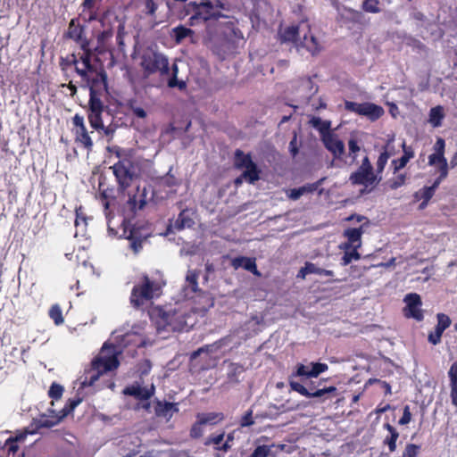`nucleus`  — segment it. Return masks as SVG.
<instances>
[{
  "label": "nucleus",
  "mask_w": 457,
  "mask_h": 457,
  "mask_svg": "<svg viewBox=\"0 0 457 457\" xmlns=\"http://www.w3.org/2000/svg\"><path fill=\"white\" fill-rule=\"evenodd\" d=\"M328 367L326 363L312 362L309 377L317 378L320 373L328 370Z\"/></svg>",
  "instance_id": "09e8293b"
},
{
  "label": "nucleus",
  "mask_w": 457,
  "mask_h": 457,
  "mask_svg": "<svg viewBox=\"0 0 457 457\" xmlns=\"http://www.w3.org/2000/svg\"><path fill=\"white\" fill-rule=\"evenodd\" d=\"M49 316L57 326L62 325L64 321L62 310L58 304H54L51 307Z\"/></svg>",
  "instance_id": "c03bdc74"
},
{
  "label": "nucleus",
  "mask_w": 457,
  "mask_h": 457,
  "mask_svg": "<svg viewBox=\"0 0 457 457\" xmlns=\"http://www.w3.org/2000/svg\"><path fill=\"white\" fill-rule=\"evenodd\" d=\"M73 63L76 65L75 67V70H76V72L85 80H87V82H89V79H88V76H87V71H93V69H86L85 66L83 67H79L78 66V60L74 57L73 58Z\"/></svg>",
  "instance_id": "13d9d810"
},
{
  "label": "nucleus",
  "mask_w": 457,
  "mask_h": 457,
  "mask_svg": "<svg viewBox=\"0 0 457 457\" xmlns=\"http://www.w3.org/2000/svg\"><path fill=\"white\" fill-rule=\"evenodd\" d=\"M63 387L56 383H53L48 391V395L52 399L58 400L62 397Z\"/></svg>",
  "instance_id": "6e6d98bb"
},
{
  "label": "nucleus",
  "mask_w": 457,
  "mask_h": 457,
  "mask_svg": "<svg viewBox=\"0 0 457 457\" xmlns=\"http://www.w3.org/2000/svg\"><path fill=\"white\" fill-rule=\"evenodd\" d=\"M272 445H258L248 457H268L270 455Z\"/></svg>",
  "instance_id": "8fccbe9b"
},
{
  "label": "nucleus",
  "mask_w": 457,
  "mask_h": 457,
  "mask_svg": "<svg viewBox=\"0 0 457 457\" xmlns=\"http://www.w3.org/2000/svg\"><path fill=\"white\" fill-rule=\"evenodd\" d=\"M154 390L155 388L153 384L150 386H144L141 384L136 382L129 386H126L123 390V394L142 401L143 403L141 407L145 410H149L150 403L148 400L152 395H154Z\"/></svg>",
  "instance_id": "9d476101"
},
{
  "label": "nucleus",
  "mask_w": 457,
  "mask_h": 457,
  "mask_svg": "<svg viewBox=\"0 0 457 457\" xmlns=\"http://www.w3.org/2000/svg\"><path fill=\"white\" fill-rule=\"evenodd\" d=\"M320 140L334 158L338 159L345 154V144L335 133L324 135Z\"/></svg>",
  "instance_id": "4468645a"
},
{
  "label": "nucleus",
  "mask_w": 457,
  "mask_h": 457,
  "mask_svg": "<svg viewBox=\"0 0 457 457\" xmlns=\"http://www.w3.org/2000/svg\"><path fill=\"white\" fill-rule=\"evenodd\" d=\"M76 139L78 142L82 144L85 148L90 150L93 146V141L88 135L87 129H82L79 130H76Z\"/></svg>",
  "instance_id": "ea45409f"
},
{
  "label": "nucleus",
  "mask_w": 457,
  "mask_h": 457,
  "mask_svg": "<svg viewBox=\"0 0 457 457\" xmlns=\"http://www.w3.org/2000/svg\"><path fill=\"white\" fill-rule=\"evenodd\" d=\"M393 141H394V137H392L391 139L388 140L387 144L385 146L384 151L378 156V159L377 161V171L378 173H381L384 170L385 166L389 159L390 155L387 152V148Z\"/></svg>",
  "instance_id": "a19ab883"
},
{
  "label": "nucleus",
  "mask_w": 457,
  "mask_h": 457,
  "mask_svg": "<svg viewBox=\"0 0 457 457\" xmlns=\"http://www.w3.org/2000/svg\"><path fill=\"white\" fill-rule=\"evenodd\" d=\"M450 385L457 384V361L453 362L448 371Z\"/></svg>",
  "instance_id": "69168bd1"
},
{
  "label": "nucleus",
  "mask_w": 457,
  "mask_h": 457,
  "mask_svg": "<svg viewBox=\"0 0 457 457\" xmlns=\"http://www.w3.org/2000/svg\"><path fill=\"white\" fill-rule=\"evenodd\" d=\"M324 180H325V178H322V179H319L318 181H316L315 183L306 184L303 187L290 189L287 194V196L291 200H294V201L298 200L302 195L316 191L318 189V187L323 183Z\"/></svg>",
  "instance_id": "aec40b11"
},
{
  "label": "nucleus",
  "mask_w": 457,
  "mask_h": 457,
  "mask_svg": "<svg viewBox=\"0 0 457 457\" xmlns=\"http://www.w3.org/2000/svg\"><path fill=\"white\" fill-rule=\"evenodd\" d=\"M384 428L386 429L390 434L389 436L386 437L385 444L388 445L390 452H394L396 448V441L399 437V433L389 423H385Z\"/></svg>",
  "instance_id": "2f4dec72"
},
{
  "label": "nucleus",
  "mask_w": 457,
  "mask_h": 457,
  "mask_svg": "<svg viewBox=\"0 0 457 457\" xmlns=\"http://www.w3.org/2000/svg\"><path fill=\"white\" fill-rule=\"evenodd\" d=\"M445 142L438 137L434 145L435 153L428 156V164L431 166L448 164L445 158Z\"/></svg>",
  "instance_id": "a211bd4d"
},
{
  "label": "nucleus",
  "mask_w": 457,
  "mask_h": 457,
  "mask_svg": "<svg viewBox=\"0 0 457 457\" xmlns=\"http://www.w3.org/2000/svg\"><path fill=\"white\" fill-rule=\"evenodd\" d=\"M232 266L237 270L239 268H243L247 271L253 273L254 275L259 276L260 272L257 270L255 260L248 257H237L232 260Z\"/></svg>",
  "instance_id": "4be33fe9"
},
{
  "label": "nucleus",
  "mask_w": 457,
  "mask_h": 457,
  "mask_svg": "<svg viewBox=\"0 0 457 457\" xmlns=\"http://www.w3.org/2000/svg\"><path fill=\"white\" fill-rule=\"evenodd\" d=\"M102 112H88V120L91 127L96 130H99L100 128H104V124L101 118Z\"/></svg>",
  "instance_id": "de8ad7c7"
},
{
  "label": "nucleus",
  "mask_w": 457,
  "mask_h": 457,
  "mask_svg": "<svg viewBox=\"0 0 457 457\" xmlns=\"http://www.w3.org/2000/svg\"><path fill=\"white\" fill-rule=\"evenodd\" d=\"M87 42L82 44V49L84 50L83 54L80 56L79 60H78V63L80 62L82 66H85L86 69H93L91 64V53L87 47Z\"/></svg>",
  "instance_id": "49530a36"
},
{
  "label": "nucleus",
  "mask_w": 457,
  "mask_h": 457,
  "mask_svg": "<svg viewBox=\"0 0 457 457\" xmlns=\"http://www.w3.org/2000/svg\"><path fill=\"white\" fill-rule=\"evenodd\" d=\"M349 179L353 185H363L365 187H370L376 183L377 177L373 170L359 167L355 172L351 174Z\"/></svg>",
  "instance_id": "dca6fc26"
},
{
  "label": "nucleus",
  "mask_w": 457,
  "mask_h": 457,
  "mask_svg": "<svg viewBox=\"0 0 457 457\" xmlns=\"http://www.w3.org/2000/svg\"><path fill=\"white\" fill-rule=\"evenodd\" d=\"M358 248H352L350 252H345L342 258V265L346 266L352 262L353 260H359L361 258L360 253L357 252Z\"/></svg>",
  "instance_id": "3c124183"
},
{
  "label": "nucleus",
  "mask_w": 457,
  "mask_h": 457,
  "mask_svg": "<svg viewBox=\"0 0 457 457\" xmlns=\"http://www.w3.org/2000/svg\"><path fill=\"white\" fill-rule=\"evenodd\" d=\"M349 154L353 160L356 158V153L360 150L357 141L354 138H350L348 141Z\"/></svg>",
  "instance_id": "0e129e2a"
},
{
  "label": "nucleus",
  "mask_w": 457,
  "mask_h": 457,
  "mask_svg": "<svg viewBox=\"0 0 457 457\" xmlns=\"http://www.w3.org/2000/svg\"><path fill=\"white\" fill-rule=\"evenodd\" d=\"M158 9L157 3L154 0H144L142 12L152 18H155V12Z\"/></svg>",
  "instance_id": "37998d69"
},
{
  "label": "nucleus",
  "mask_w": 457,
  "mask_h": 457,
  "mask_svg": "<svg viewBox=\"0 0 457 457\" xmlns=\"http://www.w3.org/2000/svg\"><path fill=\"white\" fill-rule=\"evenodd\" d=\"M405 183V175L400 174L395 179L389 181V187L391 189H397Z\"/></svg>",
  "instance_id": "680f3d73"
},
{
  "label": "nucleus",
  "mask_w": 457,
  "mask_h": 457,
  "mask_svg": "<svg viewBox=\"0 0 457 457\" xmlns=\"http://www.w3.org/2000/svg\"><path fill=\"white\" fill-rule=\"evenodd\" d=\"M411 420V413L410 411V407L408 405H406L403 408V416L399 420V424L400 425H407L410 423Z\"/></svg>",
  "instance_id": "338daca9"
},
{
  "label": "nucleus",
  "mask_w": 457,
  "mask_h": 457,
  "mask_svg": "<svg viewBox=\"0 0 457 457\" xmlns=\"http://www.w3.org/2000/svg\"><path fill=\"white\" fill-rule=\"evenodd\" d=\"M196 6H197L196 1H191L189 3L186 2L181 5V7L179 9H178L177 11H172V12L177 14L179 19L182 20L188 15L192 16V14H195Z\"/></svg>",
  "instance_id": "7c9ffc66"
},
{
  "label": "nucleus",
  "mask_w": 457,
  "mask_h": 457,
  "mask_svg": "<svg viewBox=\"0 0 457 457\" xmlns=\"http://www.w3.org/2000/svg\"><path fill=\"white\" fill-rule=\"evenodd\" d=\"M310 369L302 363L297 364L295 372L293 374L295 377H309Z\"/></svg>",
  "instance_id": "e2e57ef3"
},
{
  "label": "nucleus",
  "mask_w": 457,
  "mask_h": 457,
  "mask_svg": "<svg viewBox=\"0 0 457 457\" xmlns=\"http://www.w3.org/2000/svg\"><path fill=\"white\" fill-rule=\"evenodd\" d=\"M224 9V4L220 0H201L197 2L195 14H192L188 20V25L197 26L225 17L221 12Z\"/></svg>",
  "instance_id": "20e7f679"
},
{
  "label": "nucleus",
  "mask_w": 457,
  "mask_h": 457,
  "mask_svg": "<svg viewBox=\"0 0 457 457\" xmlns=\"http://www.w3.org/2000/svg\"><path fill=\"white\" fill-rule=\"evenodd\" d=\"M403 302L406 304L403 309L405 317L412 318L418 321L423 320L424 315L421 310L422 303L420 295L416 293L407 294L403 298Z\"/></svg>",
  "instance_id": "9b49d317"
},
{
  "label": "nucleus",
  "mask_w": 457,
  "mask_h": 457,
  "mask_svg": "<svg viewBox=\"0 0 457 457\" xmlns=\"http://www.w3.org/2000/svg\"><path fill=\"white\" fill-rule=\"evenodd\" d=\"M337 391V388L336 386H328V387H324V388H321V389H318V390H315L313 392L310 391V395H309V398H313V397H322L328 394H332V393H335Z\"/></svg>",
  "instance_id": "5fc2aeb1"
},
{
  "label": "nucleus",
  "mask_w": 457,
  "mask_h": 457,
  "mask_svg": "<svg viewBox=\"0 0 457 457\" xmlns=\"http://www.w3.org/2000/svg\"><path fill=\"white\" fill-rule=\"evenodd\" d=\"M200 271L197 270H187L184 284L181 287V294L183 297L190 299L193 298L194 295L200 292L198 284Z\"/></svg>",
  "instance_id": "f8f14e48"
},
{
  "label": "nucleus",
  "mask_w": 457,
  "mask_h": 457,
  "mask_svg": "<svg viewBox=\"0 0 457 457\" xmlns=\"http://www.w3.org/2000/svg\"><path fill=\"white\" fill-rule=\"evenodd\" d=\"M304 271L320 276L333 277L334 271L318 267L315 263L307 262L304 265Z\"/></svg>",
  "instance_id": "58836bf2"
},
{
  "label": "nucleus",
  "mask_w": 457,
  "mask_h": 457,
  "mask_svg": "<svg viewBox=\"0 0 457 457\" xmlns=\"http://www.w3.org/2000/svg\"><path fill=\"white\" fill-rule=\"evenodd\" d=\"M82 399L78 397L75 399H71L65 404V406L60 410L58 412L53 410H48L51 415H42L38 420L39 427L43 428H52L57 425L62 419L68 416L74 409L81 403Z\"/></svg>",
  "instance_id": "6e6552de"
},
{
  "label": "nucleus",
  "mask_w": 457,
  "mask_h": 457,
  "mask_svg": "<svg viewBox=\"0 0 457 457\" xmlns=\"http://www.w3.org/2000/svg\"><path fill=\"white\" fill-rule=\"evenodd\" d=\"M207 312L206 307L196 308L191 302L177 303L174 306L157 308L153 312L159 335L163 332L187 331L194 327L199 316Z\"/></svg>",
  "instance_id": "f257e3e1"
},
{
  "label": "nucleus",
  "mask_w": 457,
  "mask_h": 457,
  "mask_svg": "<svg viewBox=\"0 0 457 457\" xmlns=\"http://www.w3.org/2000/svg\"><path fill=\"white\" fill-rule=\"evenodd\" d=\"M224 436H225L224 433L212 435L206 439L204 445H213L215 449H216V447H220L221 445L223 444Z\"/></svg>",
  "instance_id": "603ef678"
},
{
  "label": "nucleus",
  "mask_w": 457,
  "mask_h": 457,
  "mask_svg": "<svg viewBox=\"0 0 457 457\" xmlns=\"http://www.w3.org/2000/svg\"><path fill=\"white\" fill-rule=\"evenodd\" d=\"M289 386L293 391L299 393L301 395L307 397L310 395V390H308L305 386H303L299 382L290 380Z\"/></svg>",
  "instance_id": "4d7b16f0"
},
{
  "label": "nucleus",
  "mask_w": 457,
  "mask_h": 457,
  "mask_svg": "<svg viewBox=\"0 0 457 457\" xmlns=\"http://www.w3.org/2000/svg\"><path fill=\"white\" fill-rule=\"evenodd\" d=\"M403 155L398 160H394L393 163H395V171H397L406 166L410 159L414 156V153L410 146H407L405 142L403 143Z\"/></svg>",
  "instance_id": "bb28decb"
},
{
  "label": "nucleus",
  "mask_w": 457,
  "mask_h": 457,
  "mask_svg": "<svg viewBox=\"0 0 457 457\" xmlns=\"http://www.w3.org/2000/svg\"><path fill=\"white\" fill-rule=\"evenodd\" d=\"M362 9L367 12L378 13L380 12L378 0H365L362 3Z\"/></svg>",
  "instance_id": "864d4df0"
},
{
  "label": "nucleus",
  "mask_w": 457,
  "mask_h": 457,
  "mask_svg": "<svg viewBox=\"0 0 457 457\" xmlns=\"http://www.w3.org/2000/svg\"><path fill=\"white\" fill-rule=\"evenodd\" d=\"M116 155L119 161L113 164L112 169L120 187L125 189L137 176L136 168L132 163L129 151L118 148Z\"/></svg>",
  "instance_id": "39448f33"
},
{
  "label": "nucleus",
  "mask_w": 457,
  "mask_h": 457,
  "mask_svg": "<svg viewBox=\"0 0 457 457\" xmlns=\"http://www.w3.org/2000/svg\"><path fill=\"white\" fill-rule=\"evenodd\" d=\"M154 411L157 417L170 420L172 416L179 411L177 403L157 401L154 406Z\"/></svg>",
  "instance_id": "6ab92c4d"
},
{
  "label": "nucleus",
  "mask_w": 457,
  "mask_h": 457,
  "mask_svg": "<svg viewBox=\"0 0 457 457\" xmlns=\"http://www.w3.org/2000/svg\"><path fill=\"white\" fill-rule=\"evenodd\" d=\"M245 368L239 363L230 362L227 366V380L230 384L240 382V377L244 373Z\"/></svg>",
  "instance_id": "b1692460"
},
{
  "label": "nucleus",
  "mask_w": 457,
  "mask_h": 457,
  "mask_svg": "<svg viewBox=\"0 0 457 457\" xmlns=\"http://www.w3.org/2000/svg\"><path fill=\"white\" fill-rule=\"evenodd\" d=\"M194 224L195 222L191 219L189 212L187 211H182L170 227L177 230H182L186 228H191Z\"/></svg>",
  "instance_id": "393cba45"
},
{
  "label": "nucleus",
  "mask_w": 457,
  "mask_h": 457,
  "mask_svg": "<svg viewBox=\"0 0 457 457\" xmlns=\"http://www.w3.org/2000/svg\"><path fill=\"white\" fill-rule=\"evenodd\" d=\"M149 190L145 187H137L136 192L133 195H129L127 201V206L133 212L138 210H142L146 204L149 199H152L153 195L148 197Z\"/></svg>",
  "instance_id": "ddd939ff"
},
{
  "label": "nucleus",
  "mask_w": 457,
  "mask_h": 457,
  "mask_svg": "<svg viewBox=\"0 0 457 457\" xmlns=\"http://www.w3.org/2000/svg\"><path fill=\"white\" fill-rule=\"evenodd\" d=\"M254 162L252 160L250 154H245L243 151L237 149L235 152V166L237 169L243 170L253 164Z\"/></svg>",
  "instance_id": "c85d7f7f"
},
{
  "label": "nucleus",
  "mask_w": 457,
  "mask_h": 457,
  "mask_svg": "<svg viewBox=\"0 0 457 457\" xmlns=\"http://www.w3.org/2000/svg\"><path fill=\"white\" fill-rule=\"evenodd\" d=\"M310 124L320 133V139L324 135L331 133V121L323 120L320 117H312L310 120Z\"/></svg>",
  "instance_id": "a878e982"
},
{
  "label": "nucleus",
  "mask_w": 457,
  "mask_h": 457,
  "mask_svg": "<svg viewBox=\"0 0 457 457\" xmlns=\"http://www.w3.org/2000/svg\"><path fill=\"white\" fill-rule=\"evenodd\" d=\"M243 170V178L249 184H254L257 180L260 179L261 170L255 162L246 168H244Z\"/></svg>",
  "instance_id": "cd10ccee"
},
{
  "label": "nucleus",
  "mask_w": 457,
  "mask_h": 457,
  "mask_svg": "<svg viewBox=\"0 0 457 457\" xmlns=\"http://www.w3.org/2000/svg\"><path fill=\"white\" fill-rule=\"evenodd\" d=\"M161 295V286L151 280L147 276H144L142 281L134 286L130 303L133 306L139 308L143 306L146 302L152 300L154 297H158Z\"/></svg>",
  "instance_id": "423d86ee"
},
{
  "label": "nucleus",
  "mask_w": 457,
  "mask_h": 457,
  "mask_svg": "<svg viewBox=\"0 0 457 457\" xmlns=\"http://www.w3.org/2000/svg\"><path fill=\"white\" fill-rule=\"evenodd\" d=\"M179 67L176 63L172 64L171 67V77L168 80V87L170 88L178 87L180 90H184L187 87V84L184 80L178 79Z\"/></svg>",
  "instance_id": "473e14b6"
},
{
  "label": "nucleus",
  "mask_w": 457,
  "mask_h": 457,
  "mask_svg": "<svg viewBox=\"0 0 457 457\" xmlns=\"http://www.w3.org/2000/svg\"><path fill=\"white\" fill-rule=\"evenodd\" d=\"M80 19L86 22L90 23L95 21H99L102 24H104L103 19L99 18L98 12L96 9H83L79 13Z\"/></svg>",
  "instance_id": "4c0bfd02"
},
{
  "label": "nucleus",
  "mask_w": 457,
  "mask_h": 457,
  "mask_svg": "<svg viewBox=\"0 0 457 457\" xmlns=\"http://www.w3.org/2000/svg\"><path fill=\"white\" fill-rule=\"evenodd\" d=\"M279 37L281 42H293L297 48H305L312 54H315L320 50L318 39L310 33V25L307 21H303L298 25L280 29Z\"/></svg>",
  "instance_id": "7ed1b4c3"
},
{
  "label": "nucleus",
  "mask_w": 457,
  "mask_h": 457,
  "mask_svg": "<svg viewBox=\"0 0 457 457\" xmlns=\"http://www.w3.org/2000/svg\"><path fill=\"white\" fill-rule=\"evenodd\" d=\"M445 118L444 109L438 105L433 107L429 111L428 122L434 127L438 128L442 125V120Z\"/></svg>",
  "instance_id": "c756f323"
},
{
  "label": "nucleus",
  "mask_w": 457,
  "mask_h": 457,
  "mask_svg": "<svg viewBox=\"0 0 457 457\" xmlns=\"http://www.w3.org/2000/svg\"><path fill=\"white\" fill-rule=\"evenodd\" d=\"M435 190L431 187H424L414 194V198L416 200H428L429 201L434 194Z\"/></svg>",
  "instance_id": "a18cd8bd"
},
{
  "label": "nucleus",
  "mask_w": 457,
  "mask_h": 457,
  "mask_svg": "<svg viewBox=\"0 0 457 457\" xmlns=\"http://www.w3.org/2000/svg\"><path fill=\"white\" fill-rule=\"evenodd\" d=\"M435 167L437 169V170L439 171L440 174H439L438 178H436L435 179V181L433 182V184L430 187L436 191V188L441 184V182L448 175V164L437 165V166H435Z\"/></svg>",
  "instance_id": "79ce46f5"
},
{
  "label": "nucleus",
  "mask_w": 457,
  "mask_h": 457,
  "mask_svg": "<svg viewBox=\"0 0 457 457\" xmlns=\"http://www.w3.org/2000/svg\"><path fill=\"white\" fill-rule=\"evenodd\" d=\"M118 353L114 345L104 344L99 354L92 361L91 369L81 378L80 386H91L102 374L117 369L120 364Z\"/></svg>",
  "instance_id": "f03ea898"
},
{
  "label": "nucleus",
  "mask_w": 457,
  "mask_h": 457,
  "mask_svg": "<svg viewBox=\"0 0 457 457\" xmlns=\"http://www.w3.org/2000/svg\"><path fill=\"white\" fill-rule=\"evenodd\" d=\"M202 426H203V424L200 423V421H198V420L193 425L191 431H190L192 437L197 438L203 435L204 431L202 429Z\"/></svg>",
  "instance_id": "774afa93"
},
{
  "label": "nucleus",
  "mask_w": 457,
  "mask_h": 457,
  "mask_svg": "<svg viewBox=\"0 0 457 457\" xmlns=\"http://www.w3.org/2000/svg\"><path fill=\"white\" fill-rule=\"evenodd\" d=\"M120 237H125L129 240V246L134 253H138L142 249V237L137 236V232L135 228L128 230L127 228H123L122 234Z\"/></svg>",
  "instance_id": "5701e85b"
},
{
  "label": "nucleus",
  "mask_w": 457,
  "mask_h": 457,
  "mask_svg": "<svg viewBox=\"0 0 457 457\" xmlns=\"http://www.w3.org/2000/svg\"><path fill=\"white\" fill-rule=\"evenodd\" d=\"M437 324L435 328V331L430 333L428 335V342L432 345H436L440 343L441 337L444 333V331L449 328L451 325V320L450 318L444 314V313H438L437 316Z\"/></svg>",
  "instance_id": "f3484780"
},
{
  "label": "nucleus",
  "mask_w": 457,
  "mask_h": 457,
  "mask_svg": "<svg viewBox=\"0 0 457 457\" xmlns=\"http://www.w3.org/2000/svg\"><path fill=\"white\" fill-rule=\"evenodd\" d=\"M198 421L203 425L206 424H216L218 421L223 419L221 413L210 412V413H201L197 415Z\"/></svg>",
  "instance_id": "e433bc0d"
},
{
  "label": "nucleus",
  "mask_w": 457,
  "mask_h": 457,
  "mask_svg": "<svg viewBox=\"0 0 457 457\" xmlns=\"http://www.w3.org/2000/svg\"><path fill=\"white\" fill-rule=\"evenodd\" d=\"M99 82L103 85L104 88L106 87V74L105 73H101L100 74V80ZM98 83V80L96 79H93L92 81V85L90 86L89 87V112H103V110H104V105H103V103L101 101V99L99 98L97 93H96V90L95 88V86L96 84Z\"/></svg>",
  "instance_id": "2eb2a0df"
},
{
  "label": "nucleus",
  "mask_w": 457,
  "mask_h": 457,
  "mask_svg": "<svg viewBox=\"0 0 457 457\" xmlns=\"http://www.w3.org/2000/svg\"><path fill=\"white\" fill-rule=\"evenodd\" d=\"M419 446L413 444L406 445L403 457H416L418 455Z\"/></svg>",
  "instance_id": "bf43d9fd"
},
{
  "label": "nucleus",
  "mask_w": 457,
  "mask_h": 457,
  "mask_svg": "<svg viewBox=\"0 0 457 457\" xmlns=\"http://www.w3.org/2000/svg\"><path fill=\"white\" fill-rule=\"evenodd\" d=\"M87 217L83 212L82 207H79L76 209V219H75V227L77 228L76 236L79 233L84 234L87 227Z\"/></svg>",
  "instance_id": "f704fd0d"
},
{
  "label": "nucleus",
  "mask_w": 457,
  "mask_h": 457,
  "mask_svg": "<svg viewBox=\"0 0 457 457\" xmlns=\"http://www.w3.org/2000/svg\"><path fill=\"white\" fill-rule=\"evenodd\" d=\"M254 423L253 419V411L249 410L245 412V414L241 418L240 426L241 427H249Z\"/></svg>",
  "instance_id": "052dcab7"
},
{
  "label": "nucleus",
  "mask_w": 457,
  "mask_h": 457,
  "mask_svg": "<svg viewBox=\"0 0 457 457\" xmlns=\"http://www.w3.org/2000/svg\"><path fill=\"white\" fill-rule=\"evenodd\" d=\"M362 234V228H347L344 232V236L347 238L348 243L345 245V249L359 248L361 245V237Z\"/></svg>",
  "instance_id": "412c9836"
},
{
  "label": "nucleus",
  "mask_w": 457,
  "mask_h": 457,
  "mask_svg": "<svg viewBox=\"0 0 457 457\" xmlns=\"http://www.w3.org/2000/svg\"><path fill=\"white\" fill-rule=\"evenodd\" d=\"M83 28L75 26V20H71L69 25L68 35L69 37L78 43H86L87 40H82Z\"/></svg>",
  "instance_id": "c9c22d12"
},
{
  "label": "nucleus",
  "mask_w": 457,
  "mask_h": 457,
  "mask_svg": "<svg viewBox=\"0 0 457 457\" xmlns=\"http://www.w3.org/2000/svg\"><path fill=\"white\" fill-rule=\"evenodd\" d=\"M345 108L349 112H355L359 115L365 116L371 121L379 119L385 112L384 109L373 103H355L351 101L345 102Z\"/></svg>",
  "instance_id": "1a4fd4ad"
},
{
  "label": "nucleus",
  "mask_w": 457,
  "mask_h": 457,
  "mask_svg": "<svg viewBox=\"0 0 457 457\" xmlns=\"http://www.w3.org/2000/svg\"><path fill=\"white\" fill-rule=\"evenodd\" d=\"M141 66L147 74L157 71L162 76L170 74L169 60L166 55L159 52L145 53L142 56Z\"/></svg>",
  "instance_id": "0eeeda50"
},
{
  "label": "nucleus",
  "mask_w": 457,
  "mask_h": 457,
  "mask_svg": "<svg viewBox=\"0 0 457 457\" xmlns=\"http://www.w3.org/2000/svg\"><path fill=\"white\" fill-rule=\"evenodd\" d=\"M194 31L185 26L179 25L172 29L171 36L175 39L176 43L179 44L186 37L192 36Z\"/></svg>",
  "instance_id": "72a5a7b5"
}]
</instances>
